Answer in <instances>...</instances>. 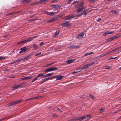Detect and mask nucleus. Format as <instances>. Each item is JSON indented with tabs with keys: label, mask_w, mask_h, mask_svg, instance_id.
<instances>
[{
	"label": "nucleus",
	"mask_w": 121,
	"mask_h": 121,
	"mask_svg": "<svg viewBox=\"0 0 121 121\" xmlns=\"http://www.w3.org/2000/svg\"><path fill=\"white\" fill-rule=\"evenodd\" d=\"M84 4L83 2L82 1L77 5V9L75 11V12L76 13V15H86L88 14V11H85L83 12H82L83 10Z\"/></svg>",
	"instance_id": "f257e3e1"
},
{
	"label": "nucleus",
	"mask_w": 121,
	"mask_h": 121,
	"mask_svg": "<svg viewBox=\"0 0 121 121\" xmlns=\"http://www.w3.org/2000/svg\"><path fill=\"white\" fill-rule=\"evenodd\" d=\"M88 117V118L86 119L87 121H88L89 120H90L91 117V116L89 115H85L83 117H78L77 119L79 120L80 121L83 120L84 119H86V117Z\"/></svg>",
	"instance_id": "f03ea898"
},
{
	"label": "nucleus",
	"mask_w": 121,
	"mask_h": 121,
	"mask_svg": "<svg viewBox=\"0 0 121 121\" xmlns=\"http://www.w3.org/2000/svg\"><path fill=\"white\" fill-rule=\"evenodd\" d=\"M22 101V99H19L16 100L8 104V106H11L13 105H14L15 104L18 103Z\"/></svg>",
	"instance_id": "7ed1b4c3"
},
{
	"label": "nucleus",
	"mask_w": 121,
	"mask_h": 121,
	"mask_svg": "<svg viewBox=\"0 0 121 121\" xmlns=\"http://www.w3.org/2000/svg\"><path fill=\"white\" fill-rule=\"evenodd\" d=\"M120 35H117L115 36L111 37V38H108L107 40V42H109L111 41L113 39H116L120 36Z\"/></svg>",
	"instance_id": "20e7f679"
},
{
	"label": "nucleus",
	"mask_w": 121,
	"mask_h": 121,
	"mask_svg": "<svg viewBox=\"0 0 121 121\" xmlns=\"http://www.w3.org/2000/svg\"><path fill=\"white\" fill-rule=\"evenodd\" d=\"M31 56H32L31 55L26 56L23 58L21 59V60H22V61H25L30 58Z\"/></svg>",
	"instance_id": "39448f33"
},
{
	"label": "nucleus",
	"mask_w": 121,
	"mask_h": 121,
	"mask_svg": "<svg viewBox=\"0 0 121 121\" xmlns=\"http://www.w3.org/2000/svg\"><path fill=\"white\" fill-rule=\"evenodd\" d=\"M43 13L45 14H47L49 15H56V12L53 13V12H50L48 11H43Z\"/></svg>",
	"instance_id": "423d86ee"
},
{
	"label": "nucleus",
	"mask_w": 121,
	"mask_h": 121,
	"mask_svg": "<svg viewBox=\"0 0 121 121\" xmlns=\"http://www.w3.org/2000/svg\"><path fill=\"white\" fill-rule=\"evenodd\" d=\"M75 17V16H66L63 17V19L64 20H69L71 19L72 18Z\"/></svg>",
	"instance_id": "0eeeda50"
},
{
	"label": "nucleus",
	"mask_w": 121,
	"mask_h": 121,
	"mask_svg": "<svg viewBox=\"0 0 121 121\" xmlns=\"http://www.w3.org/2000/svg\"><path fill=\"white\" fill-rule=\"evenodd\" d=\"M114 32L113 31H107L105 32L103 34L104 36H105L107 35L110 34L114 33Z\"/></svg>",
	"instance_id": "6e6552de"
},
{
	"label": "nucleus",
	"mask_w": 121,
	"mask_h": 121,
	"mask_svg": "<svg viewBox=\"0 0 121 121\" xmlns=\"http://www.w3.org/2000/svg\"><path fill=\"white\" fill-rule=\"evenodd\" d=\"M58 18L57 16H55L54 17H53L50 20H48L47 21V23L53 21H54L58 20Z\"/></svg>",
	"instance_id": "1a4fd4ad"
},
{
	"label": "nucleus",
	"mask_w": 121,
	"mask_h": 121,
	"mask_svg": "<svg viewBox=\"0 0 121 121\" xmlns=\"http://www.w3.org/2000/svg\"><path fill=\"white\" fill-rule=\"evenodd\" d=\"M70 25V23L69 22L67 21L66 22L63 23L62 24V26H63L66 27Z\"/></svg>",
	"instance_id": "9d476101"
},
{
	"label": "nucleus",
	"mask_w": 121,
	"mask_h": 121,
	"mask_svg": "<svg viewBox=\"0 0 121 121\" xmlns=\"http://www.w3.org/2000/svg\"><path fill=\"white\" fill-rule=\"evenodd\" d=\"M80 46V45H72L69 47V48L72 49H76L79 48Z\"/></svg>",
	"instance_id": "9b49d317"
},
{
	"label": "nucleus",
	"mask_w": 121,
	"mask_h": 121,
	"mask_svg": "<svg viewBox=\"0 0 121 121\" xmlns=\"http://www.w3.org/2000/svg\"><path fill=\"white\" fill-rule=\"evenodd\" d=\"M27 50V48L26 47H23L22 48L20 49V51L19 53H22L25 52Z\"/></svg>",
	"instance_id": "f8f14e48"
},
{
	"label": "nucleus",
	"mask_w": 121,
	"mask_h": 121,
	"mask_svg": "<svg viewBox=\"0 0 121 121\" xmlns=\"http://www.w3.org/2000/svg\"><path fill=\"white\" fill-rule=\"evenodd\" d=\"M29 41H30V40H27V39L25 40H24L22 41L21 42H18L17 43V44L18 45H20V44H23L24 43H25L28 42H29Z\"/></svg>",
	"instance_id": "ddd939ff"
},
{
	"label": "nucleus",
	"mask_w": 121,
	"mask_h": 121,
	"mask_svg": "<svg viewBox=\"0 0 121 121\" xmlns=\"http://www.w3.org/2000/svg\"><path fill=\"white\" fill-rule=\"evenodd\" d=\"M84 35V34L82 33H80L78 35L76 36L77 38L80 39L82 38Z\"/></svg>",
	"instance_id": "4468645a"
},
{
	"label": "nucleus",
	"mask_w": 121,
	"mask_h": 121,
	"mask_svg": "<svg viewBox=\"0 0 121 121\" xmlns=\"http://www.w3.org/2000/svg\"><path fill=\"white\" fill-rule=\"evenodd\" d=\"M75 60V59L69 60L66 61V62L67 64H69L73 62Z\"/></svg>",
	"instance_id": "2eb2a0df"
},
{
	"label": "nucleus",
	"mask_w": 121,
	"mask_h": 121,
	"mask_svg": "<svg viewBox=\"0 0 121 121\" xmlns=\"http://www.w3.org/2000/svg\"><path fill=\"white\" fill-rule=\"evenodd\" d=\"M33 77L32 76H27L25 77L22 78L23 80H27L30 79L31 78H33Z\"/></svg>",
	"instance_id": "dca6fc26"
},
{
	"label": "nucleus",
	"mask_w": 121,
	"mask_h": 121,
	"mask_svg": "<svg viewBox=\"0 0 121 121\" xmlns=\"http://www.w3.org/2000/svg\"><path fill=\"white\" fill-rule=\"evenodd\" d=\"M22 85H15L12 88H14V89H17L18 87H21Z\"/></svg>",
	"instance_id": "f3484780"
},
{
	"label": "nucleus",
	"mask_w": 121,
	"mask_h": 121,
	"mask_svg": "<svg viewBox=\"0 0 121 121\" xmlns=\"http://www.w3.org/2000/svg\"><path fill=\"white\" fill-rule=\"evenodd\" d=\"M63 77V76H60V75H57V78L56 80H60L62 79V78Z\"/></svg>",
	"instance_id": "a211bd4d"
},
{
	"label": "nucleus",
	"mask_w": 121,
	"mask_h": 121,
	"mask_svg": "<svg viewBox=\"0 0 121 121\" xmlns=\"http://www.w3.org/2000/svg\"><path fill=\"white\" fill-rule=\"evenodd\" d=\"M119 48H116L115 49H114L111 51H109L108 52H107V53H106L107 54H109L110 53H112L113 52H114L115 51H116V50H117Z\"/></svg>",
	"instance_id": "6ab92c4d"
},
{
	"label": "nucleus",
	"mask_w": 121,
	"mask_h": 121,
	"mask_svg": "<svg viewBox=\"0 0 121 121\" xmlns=\"http://www.w3.org/2000/svg\"><path fill=\"white\" fill-rule=\"evenodd\" d=\"M51 7L53 8L58 9V8H60V6L57 5H52Z\"/></svg>",
	"instance_id": "aec40b11"
},
{
	"label": "nucleus",
	"mask_w": 121,
	"mask_h": 121,
	"mask_svg": "<svg viewBox=\"0 0 121 121\" xmlns=\"http://www.w3.org/2000/svg\"><path fill=\"white\" fill-rule=\"evenodd\" d=\"M53 74V73H49L48 74H46L45 75L44 78H45L48 77L52 75Z\"/></svg>",
	"instance_id": "412c9836"
},
{
	"label": "nucleus",
	"mask_w": 121,
	"mask_h": 121,
	"mask_svg": "<svg viewBox=\"0 0 121 121\" xmlns=\"http://www.w3.org/2000/svg\"><path fill=\"white\" fill-rule=\"evenodd\" d=\"M48 78H45L44 80H42L41 81L40 83V84H43V83L44 82H45L48 81Z\"/></svg>",
	"instance_id": "4be33fe9"
},
{
	"label": "nucleus",
	"mask_w": 121,
	"mask_h": 121,
	"mask_svg": "<svg viewBox=\"0 0 121 121\" xmlns=\"http://www.w3.org/2000/svg\"><path fill=\"white\" fill-rule=\"evenodd\" d=\"M111 12L112 14H115L117 15L118 14V12H117L116 11H115L114 10H112Z\"/></svg>",
	"instance_id": "5701e85b"
},
{
	"label": "nucleus",
	"mask_w": 121,
	"mask_h": 121,
	"mask_svg": "<svg viewBox=\"0 0 121 121\" xmlns=\"http://www.w3.org/2000/svg\"><path fill=\"white\" fill-rule=\"evenodd\" d=\"M44 71L45 72H48L51 71H52V68H50L47 69Z\"/></svg>",
	"instance_id": "b1692460"
},
{
	"label": "nucleus",
	"mask_w": 121,
	"mask_h": 121,
	"mask_svg": "<svg viewBox=\"0 0 121 121\" xmlns=\"http://www.w3.org/2000/svg\"><path fill=\"white\" fill-rule=\"evenodd\" d=\"M33 47L35 50H37L38 48V47L36 44H34Z\"/></svg>",
	"instance_id": "393cba45"
},
{
	"label": "nucleus",
	"mask_w": 121,
	"mask_h": 121,
	"mask_svg": "<svg viewBox=\"0 0 121 121\" xmlns=\"http://www.w3.org/2000/svg\"><path fill=\"white\" fill-rule=\"evenodd\" d=\"M57 75H56L55 76L52 77H48V80H49L50 79L51 80H52V78H57Z\"/></svg>",
	"instance_id": "a878e982"
},
{
	"label": "nucleus",
	"mask_w": 121,
	"mask_h": 121,
	"mask_svg": "<svg viewBox=\"0 0 121 121\" xmlns=\"http://www.w3.org/2000/svg\"><path fill=\"white\" fill-rule=\"evenodd\" d=\"M90 66V64L85 65H84V67L86 69L88 68V67Z\"/></svg>",
	"instance_id": "bb28decb"
},
{
	"label": "nucleus",
	"mask_w": 121,
	"mask_h": 121,
	"mask_svg": "<svg viewBox=\"0 0 121 121\" xmlns=\"http://www.w3.org/2000/svg\"><path fill=\"white\" fill-rule=\"evenodd\" d=\"M59 30L56 31V32L55 33V35L54 36H56L58 35L59 34Z\"/></svg>",
	"instance_id": "cd10ccee"
},
{
	"label": "nucleus",
	"mask_w": 121,
	"mask_h": 121,
	"mask_svg": "<svg viewBox=\"0 0 121 121\" xmlns=\"http://www.w3.org/2000/svg\"><path fill=\"white\" fill-rule=\"evenodd\" d=\"M21 61H22V60H21V59H17L16 60H15L13 62H12V63H14L15 62H20Z\"/></svg>",
	"instance_id": "c85d7f7f"
},
{
	"label": "nucleus",
	"mask_w": 121,
	"mask_h": 121,
	"mask_svg": "<svg viewBox=\"0 0 121 121\" xmlns=\"http://www.w3.org/2000/svg\"><path fill=\"white\" fill-rule=\"evenodd\" d=\"M17 13V12H13L12 13H10L9 14H6V15H13L15 14H16Z\"/></svg>",
	"instance_id": "c756f323"
},
{
	"label": "nucleus",
	"mask_w": 121,
	"mask_h": 121,
	"mask_svg": "<svg viewBox=\"0 0 121 121\" xmlns=\"http://www.w3.org/2000/svg\"><path fill=\"white\" fill-rule=\"evenodd\" d=\"M43 75L42 73H40L37 76V77L38 78V77H40L41 76H43Z\"/></svg>",
	"instance_id": "7c9ffc66"
},
{
	"label": "nucleus",
	"mask_w": 121,
	"mask_h": 121,
	"mask_svg": "<svg viewBox=\"0 0 121 121\" xmlns=\"http://www.w3.org/2000/svg\"><path fill=\"white\" fill-rule=\"evenodd\" d=\"M97 61H94V62H92V63H90V66L91 65H92L97 64L98 63H95V62H96Z\"/></svg>",
	"instance_id": "2f4dec72"
},
{
	"label": "nucleus",
	"mask_w": 121,
	"mask_h": 121,
	"mask_svg": "<svg viewBox=\"0 0 121 121\" xmlns=\"http://www.w3.org/2000/svg\"><path fill=\"white\" fill-rule=\"evenodd\" d=\"M51 68L52 71L56 70L58 69V68Z\"/></svg>",
	"instance_id": "473e14b6"
},
{
	"label": "nucleus",
	"mask_w": 121,
	"mask_h": 121,
	"mask_svg": "<svg viewBox=\"0 0 121 121\" xmlns=\"http://www.w3.org/2000/svg\"><path fill=\"white\" fill-rule=\"evenodd\" d=\"M107 53H105V54H102V55H100L99 56V57H103V56H105L106 55H107Z\"/></svg>",
	"instance_id": "72a5a7b5"
},
{
	"label": "nucleus",
	"mask_w": 121,
	"mask_h": 121,
	"mask_svg": "<svg viewBox=\"0 0 121 121\" xmlns=\"http://www.w3.org/2000/svg\"><path fill=\"white\" fill-rule=\"evenodd\" d=\"M89 1L91 3H94L96 1L94 0H89Z\"/></svg>",
	"instance_id": "f704fd0d"
},
{
	"label": "nucleus",
	"mask_w": 121,
	"mask_h": 121,
	"mask_svg": "<svg viewBox=\"0 0 121 121\" xmlns=\"http://www.w3.org/2000/svg\"><path fill=\"white\" fill-rule=\"evenodd\" d=\"M12 116H10L7 117L3 118L4 120L6 119L7 120L8 119H9L10 118V117H11Z\"/></svg>",
	"instance_id": "c9c22d12"
},
{
	"label": "nucleus",
	"mask_w": 121,
	"mask_h": 121,
	"mask_svg": "<svg viewBox=\"0 0 121 121\" xmlns=\"http://www.w3.org/2000/svg\"><path fill=\"white\" fill-rule=\"evenodd\" d=\"M58 0H54L52 1L51 2L52 3L57 2Z\"/></svg>",
	"instance_id": "e433bc0d"
},
{
	"label": "nucleus",
	"mask_w": 121,
	"mask_h": 121,
	"mask_svg": "<svg viewBox=\"0 0 121 121\" xmlns=\"http://www.w3.org/2000/svg\"><path fill=\"white\" fill-rule=\"evenodd\" d=\"M38 78L37 77H36L35 78H34V79L32 81V82H33L36 80H37V79Z\"/></svg>",
	"instance_id": "4c0bfd02"
},
{
	"label": "nucleus",
	"mask_w": 121,
	"mask_h": 121,
	"mask_svg": "<svg viewBox=\"0 0 121 121\" xmlns=\"http://www.w3.org/2000/svg\"><path fill=\"white\" fill-rule=\"evenodd\" d=\"M104 111V109L103 108H102L100 110V112H103Z\"/></svg>",
	"instance_id": "58836bf2"
},
{
	"label": "nucleus",
	"mask_w": 121,
	"mask_h": 121,
	"mask_svg": "<svg viewBox=\"0 0 121 121\" xmlns=\"http://www.w3.org/2000/svg\"><path fill=\"white\" fill-rule=\"evenodd\" d=\"M57 109L58 111L60 112H62V111L61 110V109L58 108H57Z\"/></svg>",
	"instance_id": "ea45409f"
},
{
	"label": "nucleus",
	"mask_w": 121,
	"mask_h": 121,
	"mask_svg": "<svg viewBox=\"0 0 121 121\" xmlns=\"http://www.w3.org/2000/svg\"><path fill=\"white\" fill-rule=\"evenodd\" d=\"M89 95H90L92 99H94V97L91 94H90Z\"/></svg>",
	"instance_id": "a19ab883"
},
{
	"label": "nucleus",
	"mask_w": 121,
	"mask_h": 121,
	"mask_svg": "<svg viewBox=\"0 0 121 121\" xmlns=\"http://www.w3.org/2000/svg\"><path fill=\"white\" fill-rule=\"evenodd\" d=\"M37 18H34L32 19H31L30 21H35V20H37Z\"/></svg>",
	"instance_id": "79ce46f5"
},
{
	"label": "nucleus",
	"mask_w": 121,
	"mask_h": 121,
	"mask_svg": "<svg viewBox=\"0 0 121 121\" xmlns=\"http://www.w3.org/2000/svg\"><path fill=\"white\" fill-rule=\"evenodd\" d=\"M52 64H53V63H50V64H47V65L46 66H45V67H47V66H48Z\"/></svg>",
	"instance_id": "37998d69"
},
{
	"label": "nucleus",
	"mask_w": 121,
	"mask_h": 121,
	"mask_svg": "<svg viewBox=\"0 0 121 121\" xmlns=\"http://www.w3.org/2000/svg\"><path fill=\"white\" fill-rule=\"evenodd\" d=\"M44 44L43 42H41V43L40 44V45L41 46L43 45Z\"/></svg>",
	"instance_id": "c03bdc74"
},
{
	"label": "nucleus",
	"mask_w": 121,
	"mask_h": 121,
	"mask_svg": "<svg viewBox=\"0 0 121 121\" xmlns=\"http://www.w3.org/2000/svg\"><path fill=\"white\" fill-rule=\"evenodd\" d=\"M78 1H74L72 3V4H75L76 3H78Z\"/></svg>",
	"instance_id": "a18cd8bd"
},
{
	"label": "nucleus",
	"mask_w": 121,
	"mask_h": 121,
	"mask_svg": "<svg viewBox=\"0 0 121 121\" xmlns=\"http://www.w3.org/2000/svg\"><path fill=\"white\" fill-rule=\"evenodd\" d=\"M110 68L108 66H106L105 67V68H104V69H110Z\"/></svg>",
	"instance_id": "49530a36"
},
{
	"label": "nucleus",
	"mask_w": 121,
	"mask_h": 121,
	"mask_svg": "<svg viewBox=\"0 0 121 121\" xmlns=\"http://www.w3.org/2000/svg\"><path fill=\"white\" fill-rule=\"evenodd\" d=\"M101 20V19L100 18H99L97 20V22H100Z\"/></svg>",
	"instance_id": "de8ad7c7"
},
{
	"label": "nucleus",
	"mask_w": 121,
	"mask_h": 121,
	"mask_svg": "<svg viewBox=\"0 0 121 121\" xmlns=\"http://www.w3.org/2000/svg\"><path fill=\"white\" fill-rule=\"evenodd\" d=\"M34 98H30V99H27L26 100V101H27V100H32Z\"/></svg>",
	"instance_id": "09e8293b"
},
{
	"label": "nucleus",
	"mask_w": 121,
	"mask_h": 121,
	"mask_svg": "<svg viewBox=\"0 0 121 121\" xmlns=\"http://www.w3.org/2000/svg\"><path fill=\"white\" fill-rule=\"evenodd\" d=\"M41 54V52H40L39 53H38L37 54H36L35 56H37L39 55H40Z\"/></svg>",
	"instance_id": "8fccbe9b"
},
{
	"label": "nucleus",
	"mask_w": 121,
	"mask_h": 121,
	"mask_svg": "<svg viewBox=\"0 0 121 121\" xmlns=\"http://www.w3.org/2000/svg\"><path fill=\"white\" fill-rule=\"evenodd\" d=\"M88 53L89 55H90L91 54H93L94 52H90Z\"/></svg>",
	"instance_id": "3c124183"
},
{
	"label": "nucleus",
	"mask_w": 121,
	"mask_h": 121,
	"mask_svg": "<svg viewBox=\"0 0 121 121\" xmlns=\"http://www.w3.org/2000/svg\"><path fill=\"white\" fill-rule=\"evenodd\" d=\"M5 57H3L2 56H0V60L3 58H4Z\"/></svg>",
	"instance_id": "603ef678"
},
{
	"label": "nucleus",
	"mask_w": 121,
	"mask_h": 121,
	"mask_svg": "<svg viewBox=\"0 0 121 121\" xmlns=\"http://www.w3.org/2000/svg\"><path fill=\"white\" fill-rule=\"evenodd\" d=\"M37 37V36H35L33 37H31L30 38V39H33V38H36Z\"/></svg>",
	"instance_id": "864d4df0"
},
{
	"label": "nucleus",
	"mask_w": 121,
	"mask_h": 121,
	"mask_svg": "<svg viewBox=\"0 0 121 121\" xmlns=\"http://www.w3.org/2000/svg\"><path fill=\"white\" fill-rule=\"evenodd\" d=\"M117 57V56L116 57H111L110 59H115Z\"/></svg>",
	"instance_id": "5fc2aeb1"
},
{
	"label": "nucleus",
	"mask_w": 121,
	"mask_h": 121,
	"mask_svg": "<svg viewBox=\"0 0 121 121\" xmlns=\"http://www.w3.org/2000/svg\"><path fill=\"white\" fill-rule=\"evenodd\" d=\"M80 71H77V72H72V74H74V73H77L79 72H80Z\"/></svg>",
	"instance_id": "6e6d98bb"
},
{
	"label": "nucleus",
	"mask_w": 121,
	"mask_h": 121,
	"mask_svg": "<svg viewBox=\"0 0 121 121\" xmlns=\"http://www.w3.org/2000/svg\"><path fill=\"white\" fill-rule=\"evenodd\" d=\"M29 39H27V40H29L30 41H32L33 40V39H30V38H29Z\"/></svg>",
	"instance_id": "4d7b16f0"
},
{
	"label": "nucleus",
	"mask_w": 121,
	"mask_h": 121,
	"mask_svg": "<svg viewBox=\"0 0 121 121\" xmlns=\"http://www.w3.org/2000/svg\"><path fill=\"white\" fill-rule=\"evenodd\" d=\"M88 55H89V54H88V53H86L84 55L85 56H87Z\"/></svg>",
	"instance_id": "13d9d810"
},
{
	"label": "nucleus",
	"mask_w": 121,
	"mask_h": 121,
	"mask_svg": "<svg viewBox=\"0 0 121 121\" xmlns=\"http://www.w3.org/2000/svg\"><path fill=\"white\" fill-rule=\"evenodd\" d=\"M52 116L53 117H55L56 116V115L55 114H54L52 115Z\"/></svg>",
	"instance_id": "bf43d9fd"
},
{
	"label": "nucleus",
	"mask_w": 121,
	"mask_h": 121,
	"mask_svg": "<svg viewBox=\"0 0 121 121\" xmlns=\"http://www.w3.org/2000/svg\"><path fill=\"white\" fill-rule=\"evenodd\" d=\"M33 98H34V99H36L38 98V97H33Z\"/></svg>",
	"instance_id": "052dcab7"
},
{
	"label": "nucleus",
	"mask_w": 121,
	"mask_h": 121,
	"mask_svg": "<svg viewBox=\"0 0 121 121\" xmlns=\"http://www.w3.org/2000/svg\"><path fill=\"white\" fill-rule=\"evenodd\" d=\"M86 69L84 67H83L82 68V70H83V69Z\"/></svg>",
	"instance_id": "680f3d73"
},
{
	"label": "nucleus",
	"mask_w": 121,
	"mask_h": 121,
	"mask_svg": "<svg viewBox=\"0 0 121 121\" xmlns=\"http://www.w3.org/2000/svg\"><path fill=\"white\" fill-rule=\"evenodd\" d=\"M4 120V119L3 118H2V119H1L0 120V121H2V120Z\"/></svg>",
	"instance_id": "e2e57ef3"
},
{
	"label": "nucleus",
	"mask_w": 121,
	"mask_h": 121,
	"mask_svg": "<svg viewBox=\"0 0 121 121\" xmlns=\"http://www.w3.org/2000/svg\"><path fill=\"white\" fill-rule=\"evenodd\" d=\"M10 77L11 78H13L14 77Z\"/></svg>",
	"instance_id": "0e129e2a"
},
{
	"label": "nucleus",
	"mask_w": 121,
	"mask_h": 121,
	"mask_svg": "<svg viewBox=\"0 0 121 121\" xmlns=\"http://www.w3.org/2000/svg\"><path fill=\"white\" fill-rule=\"evenodd\" d=\"M107 0L108 1H110L111 0Z\"/></svg>",
	"instance_id": "69168bd1"
},
{
	"label": "nucleus",
	"mask_w": 121,
	"mask_h": 121,
	"mask_svg": "<svg viewBox=\"0 0 121 121\" xmlns=\"http://www.w3.org/2000/svg\"><path fill=\"white\" fill-rule=\"evenodd\" d=\"M27 0H25V2L26 1H27Z\"/></svg>",
	"instance_id": "338daca9"
},
{
	"label": "nucleus",
	"mask_w": 121,
	"mask_h": 121,
	"mask_svg": "<svg viewBox=\"0 0 121 121\" xmlns=\"http://www.w3.org/2000/svg\"><path fill=\"white\" fill-rule=\"evenodd\" d=\"M120 118H121V116L120 117Z\"/></svg>",
	"instance_id": "774afa93"
}]
</instances>
